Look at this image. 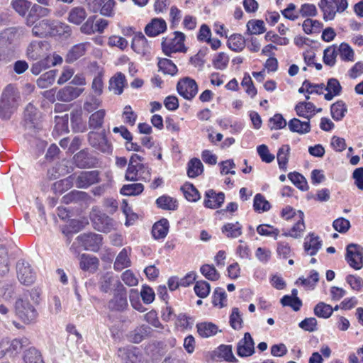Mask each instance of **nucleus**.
<instances>
[{
	"instance_id": "obj_1",
	"label": "nucleus",
	"mask_w": 363,
	"mask_h": 363,
	"mask_svg": "<svg viewBox=\"0 0 363 363\" xmlns=\"http://www.w3.org/2000/svg\"><path fill=\"white\" fill-rule=\"evenodd\" d=\"M18 28L11 27L0 33V63H7L13 55L16 42L19 38Z\"/></svg>"
},
{
	"instance_id": "obj_2",
	"label": "nucleus",
	"mask_w": 363,
	"mask_h": 363,
	"mask_svg": "<svg viewBox=\"0 0 363 363\" xmlns=\"http://www.w3.org/2000/svg\"><path fill=\"white\" fill-rule=\"evenodd\" d=\"M20 94L12 85H8L4 90L0 99V118L9 119L17 108L20 102Z\"/></svg>"
},
{
	"instance_id": "obj_3",
	"label": "nucleus",
	"mask_w": 363,
	"mask_h": 363,
	"mask_svg": "<svg viewBox=\"0 0 363 363\" xmlns=\"http://www.w3.org/2000/svg\"><path fill=\"white\" fill-rule=\"evenodd\" d=\"M30 344L29 340L26 337L10 340L4 337L0 341V359L6 355L13 357L18 354L21 350Z\"/></svg>"
},
{
	"instance_id": "obj_4",
	"label": "nucleus",
	"mask_w": 363,
	"mask_h": 363,
	"mask_svg": "<svg viewBox=\"0 0 363 363\" xmlns=\"http://www.w3.org/2000/svg\"><path fill=\"white\" fill-rule=\"evenodd\" d=\"M14 309L16 316L26 324L35 322L38 317L36 309L27 298H18Z\"/></svg>"
},
{
	"instance_id": "obj_5",
	"label": "nucleus",
	"mask_w": 363,
	"mask_h": 363,
	"mask_svg": "<svg viewBox=\"0 0 363 363\" xmlns=\"http://www.w3.org/2000/svg\"><path fill=\"white\" fill-rule=\"evenodd\" d=\"M173 38H164L162 42V48L163 52L171 56L172 53L186 52V48L184 45L186 35L181 31H174Z\"/></svg>"
},
{
	"instance_id": "obj_6",
	"label": "nucleus",
	"mask_w": 363,
	"mask_h": 363,
	"mask_svg": "<svg viewBox=\"0 0 363 363\" xmlns=\"http://www.w3.org/2000/svg\"><path fill=\"white\" fill-rule=\"evenodd\" d=\"M88 141L93 148L103 154L111 155L113 152V145L108 140L104 130L100 133L90 131L88 133Z\"/></svg>"
},
{
	"instance_id": "obj_7",
	"label": "nucleus",
	"mask_w": 363,
	"mask_h": 363,
	"mask_svg": "<svg viewBox=\"0 0 363 363\" xmlns=\"http://www.w3.org/2000/svg\"><path fill=\"white\" fill-rule=\"evenodd\" d=\"M60 23L55 20L43 19L32 26V35L35 37L45 38L55 35L58 30L57 28Z\"/></svg>"
},
{
	"instance_id": "obj_8",
	"label": "nucleus",
	"mask_w": 363,
	"mask_h": 363,
	"mask_svg": "<svg viewBox=\"0 0 363 363\" xmlns=\"http://www.w3.org/2000/svg\"><path fill=\"white\" fill-rule=\"evenodd\" d=\"M116 283L117 287L114 289L113 298L108 302V308L112 311H123L128 306L127 291L121 281Z\"/></svg>"
},
{
	"instance_id": "obj_9",
	"label": "nucleus",
	"mask_w": 363,
	"mask_h": 363,
	"mask_svg": "<svg viewBox=\"0 0 363 363\" xmlns=\"http://www.w3.org/2000/svg\"><path fill=\"white\" fill-rule=\"evenodd\" d=\"M50 44L46 40H32L28 45L26 55L28 60H38L45 57H50L48 52Z\"/></svg>"
},
{
	"instance_id": "obj_10",
	"label": "nucleus",
	"mask_w": 363,
	"mask_h": 363,
	"mask_svg": "<svg viewBox=\"0 0 363 363\" xmlns=\"http://www.w3.org/2000/svg\"><path fill=\"white\" fill-rule=\"evenodd\" d=\"M345 259L356 270L363 267V248L357 244H350L346 248Z\"/></svg>"
},
{
	"instance_id": "obj_11",
	"label": "nucleus",
	"mask_w": 363,
	"mask_h": 363,
	"mask_svg": "<svg viewBox=\"0 0 363 363\" xmlns=\"http://www.w3.org/2000/svg\"><path fill=\"white\" fill-rule=\"evenodd\" d=\"M177 90L184 99L191 101L198 93V85L194 79L184 77L178 82Z\"/></svg>"
},
{
	"instance_id": "obj_12",
	"label": "nucleus",
	"mask_w": 363,
	"mask_h": 363,
	"mask_svg": "<svg viewBox=\"0 0 363 363\" xmlns=\"http://www.w3.org/2000/svg\"><path fill=\"white\" fill-rule=\"evenodd\" d=\"M100 174L97 170L82 171L74 175L75 185L79 189H87L100 182Z\"/></svg>"
},
{
	"instance_id": "obj_13",
	"label": "nucleus",
	"mask_w": 363,
	"mask_h": 363,
	"mask_svg": "<svg viewBox=\"0 0 363 363\" xmlns=\"http://www.w3.org/2000/svg\"><path fill=\"white\" fill-rule=\"evenodd\" d=\"M79 244L86 250L97 252L102 245V237L96 233H84L77 238Z\"/></svg>"
},
{
	"instance_id": "obj_14",
	"label": "nucleus",
	"mask_w": 363,
	"mask_h": 363,
	"mask_svg": "<svg viewBox=\"0 0 363 363\" xmlns=\"http://www.w3.org/2000/svg\"><path fill=\"white\" fill-rule=\"evenodd\" d=\"M16 270L18 279L21 283L30 285L35 281V273L28 262L19 260L16 264Z\"/></svg>"
},
{
	"instance_id": "obj_15",
	"label": "nucleus",
	"mask_w": 363,
	"mask_h": 363,
	"mask_svg": "<svg viewBox=\"0 0 363 363\" xmlns=\"http://www.w3.org/2000/svg\"><path fill=\"white\" fill-rule=\"evenodd\" d=\"M24 125L26 128L30 130L40 129V116L37 108L28 104L24 111Z\"/></svg>"
},
{
	"instance_id": "obj_16",
	"label": "nucleus",
	"mask_w": 363,
	"mask_h": 363,
	"mask_svg": "<svg viewBox=\"0 0 363 363\" xmlns=\"http://www.w3.org/2000/svg\"><path fill=\"white\" fill-rule=\"evenodd\" d=\"M255 353V342L249 333H245L244 337L237 345V354L240 357H247Z\"/></svg>"
},
{
	"instance_id": "obj_17",
	"label": "nucleus",
	"mask_w": 363,
	"mask_h": 363,
	"mask_svg": "<svg viewBox=\"0 0 363 363\" xmlns=\"http://www.w3.org/2000/svg\"><path fill=\"white\" fill-rule=\"evenodd\" d=\"M118 356L121 358L122 363H147L138 349L135 347L120 348Z\"/></svg>"
},
{
	"instance_id": "obj_18",
	"label": "nucleus",
	"mask_w": 363,
	"mask_h": 363,
	"mask_svg": "<svg viewBox=\"0 0 363 363\" xmlns=\"http://www.w3.org/2000/svg\"><path fill=\"white\" fill-rule=\"evenodd\" d=\"M50 10L38 4L30 6L28 14L26 18V24L28 26H32L39 18L48 16Z\"/></svg>"
},
{
	"instance_id": "obj_19",
	"label": "nucleus",
	"mask_w": 363,
	"mask_h": 363,
	"mask_svg": "<svg viewBox=\"0 0 363 363\" xmlns=\"http://www.w3.org/2000/svg\"><path fill=\"white\" fill-rule=\"evenodd\" d=\"M94 225L98 231L108 233L115 229L116 222L106 214L101 213L94 217Z\"/></svg>"
},
{
	"instance_id": "obj_20",
	"label": "nucleus",
	"mask_w": 363,
	"mask_h": 363,
	"mask_svg": "<svg viewBox=\"0 0 363 363\" xmlns=\"http://www.w3.org/2000/svg\"><path fill=\"white\" fill-rule=\"evenodd\" d=\"M224 193H216L213 189H208L205 193L203 205L206 208L216 209L220 208L224 203Z\"/></svg>"
},
{
	"instance_id": "obj_21",
	"label": "nucleus",
	"mask_w": 363,
	"mask_h": 363,
	"mask_svg": "<svg viewBox=\"0 0 363 363\" xmlns=\"http://www.w3.org/2000/svg\"><path fill=\"white\" fill-rule=\"evenodd\" d=\"M295 111L299 117L304 118L310 121L318 112L321 111V108H316L315 106L311 102L301 101L295 106Z\"/></svg>"
},
{
	"instance_id": "obj_22",
	"label": "nucleus",
	"mask_w": 363,
	"mask_h": 363,
	"mask_svg": "<svg viewBox=\"0 0 363 363\" xmlns=\"http://www.w3.org/2000/svg\"><path fill=\"white\" fill-rule=\"evenodd\" d=\"M91 48V43L89 42L81 43L73 45L67 52L65 61L72 63L84 56L86 51Z\"/></svg>"
},
{
	"instance_id": "obj_23",
	"label": "nucleus",
	"mask_w": 363,
	"mask_h": 363,
	"mask_svg": "<svg viewBox=\"0 0 363 363\" xmlns=\"http://www.w3.org/2000/svg\"><path fill=\"white\" fill-rule=\"evenodd\" d=\"M322 247V240L313 233H309L304 239L303 248L311 256L315 255Z\"/></svg>"
},
{
	"instance_id": "obj_24",
	"label": "nucleus",
	"mask_w": 363,
	"mask_h": 363,
	"mask_svg": "<svg viewBox=\"0 0 363 363\" xmlns=\"http://www.w3.org/2000/svg\"><path fill=\"white\" fill-rule=\"evenodd\" d=\"M167 30V23L163 18H153L145 28V32L150 37H155Z\"/></svg>"
},
{
	"instance_id": "obj_25",
	"label": "nucleus",
	"mask_w": 363,
	"mask_h": 363,
	"mask_svg": "<svg viewBox=\"0 0 363 363\" xmlns=\"http://www.w3.org/2000/svg\"><path fill=\"white\" fill-rule=\"evenodd\" d=\"M126 85L125 76L121 72H117L109 79L108 89L116 95H121Z\"/></svg>"
},
{
	"instance_id": "obj_26",
	"label": "nucleus",
	"mask_w": 363,
	"mask_h": 363,
	"mask_svg": "<svg viewBox=\"0 0 363 363\" xmlns=\"http://www.w3.org/2000/svg\"><path fill=\"white\" fill-rule=\"evenodd\" d=\"M82 91V89L67 86L60 89L56 97L58 101L69 102L77 98Z\"/></svg>"
},
{
	"instance_id": "obj_27",
	"label": "nucleus",
	"mask_w": 363,
	"mask_h": 363,
	"mask_svg": "<svg viewBox=\"0 0 363 363\" xmlns=\"http://www.w3.org/2000/svg\"><path fill=\"white\" fill-rule=\"evenodd\" d=\"M131 47L135 52L145 55L149 52L150 47L145 35L139 32L133 38Z\"/></svg>"
},
{
	"instance_id": "obj_28",
	"label": "nucleus",
	"mask_w": 363,
	"mask_h": 363,
	"mask_svg": "<svg viewBox=\"0 0 363 363\" xmlns=\"http://www.w3.org/2000/svg\"><path fill=\"white\" fill-rule=\"evenodd\" d=\"M86 9L81 6L73 7L70 9L67 16V21L74 25H80L86 18Z\"/></svg>"
},
{
	"instance_id": "obj_29",
	"label": "nucleus",
	"mask_w": 363,
	"mask_h": 363,
	"mask_svg": "<svg viewBox=\"0 0 363 363\" xmlns=\"http://www.w3.org/2000/svg\"><path fill=\"white\" fill-rule=\"evenodd\" d=\"M106 115L105 109H99L93 112L89 117L88 125L90 129L99 130L103 127L104 118Z\"/></svg>"
},
{
	"instance_id": "obj_30",
	"label": "nucleus",
	"mask_w": 363,
	"mask_h": 363,
	"mask_svg": "<svg viewBox=\"0 0 363 363\" xmlns=\"http://www.w3.org/2000/svg\"><path fill=\"white\" fill-rule=\"evenodd\" d=\"M289 130L293 133H297L303 135L311 131L310 121H301V120L294 118L288 123Z\"/></svg>"
},
{
	"instance_id": "obj_31",
	"label": "nucleus",
	"mask_w": 363,
	"mask_h": 363,
	"mask_svg": "<svg viewBox=\"0 0 363 363\" xmlns=\"http://www.w3.org/2000/svg\"><path fill=\"white\" fill-rule=\"evenodd\" d=\"M325 90L328 92L324 95L327 101H331L335 96H339L342 91V86L337 79L330 78L328 79Z\"/></svg>"
},
{
	"instance_id": "obj_32",
	"label": "nucleus",
	"mask_w": 363,
	"mask_h": 363,
	"mask_svg": "<svg viewBox=\"0 0 363 363\" xmlns=\"http://www.w3.org/2000/svg\"><path fill=\"white\" fill-rule=\"evenodd\" d=\"M199 335L203 338L216 335L219 331L218 326L210 322L200 323L196 325Z\"/></svg>"
},
{
	"instance_id": "obj_33",
	"label": "nucleus",
	"mask_w": 363,
	"mask_h": 363,
	"mask_svg": "<svg viewBox=\"0 0 363 363\" xmlns=\"http://www.w3.org/2000/svg\"><path fill=\"white\" fill-rule=\"evenodd\" d=\"M169 221L166 218H162L159 221L156 222L152 229V236L155 239H163L164 238L169 231Z\"/></svg>"
},
{
	"instance_id": "obj_34",
	"label": "nucleus",
	"mask_w": 363,
	"mask_h": 363,
	"mask_svg": "<svg viewBox=\"0 0 363 363\" xmlns=\"http://www.w3.org/2000/svg\"><path fill=\"white\" fill-rule=\"evenodd\" d=\"M130 249L123 248L117 255L113 268L116 271H121L130 266L131 262L129 257Z\"/></svg>"
},
{
	"instance_id": "obj_35",
	"label": "nucleus",
	"mask_w": 363,
	"mask_h": 363,
	"mask_svg": "<svg viewBox=\"0 0 363 363\" xmlns=\"http://www.w3.org/2000/svg\"><path fill=\"white\" fill-rule=\"evenodd\" d=\"M330 2L331 0H320L318 3V6L323 12V18L325 21L333 20L337 12L334 5Z\"/></svg>"
},
{
	"instance_id": "obj_36",
	"label": "nucleus",
	"mask_w": 363,
	"mask_h": 363,
	"mask_svg": "<svg viewBox=\"0 0 363 363\" xmlns=\"http://www.w3.org/2000/svg\"><path fill=\"white\" fill-rule=\"evenodd\" d=\"M347 112V106L342 100L336 101L332 104L330 107L331 116L336 121H341L345 117Z\"/></svg>"
},
{
	"instance_id": "obj_37",
	"label": "nucleus",
	"mask_w": 363,
	"mask_h": 363,
	"mask_svg": "<svg viewBox=\"0 0 363 363\" xmlns=\"http://www.w3.org/2000/svg\"><path fill=\"white\" fill-rule=\"evenodd\" d=\"M222 233L228 238H237L242 233V225L238 223H228L221 228Z\"/></svg>"
},
{
	"instance_id": "obj_38",
	"label": "nucleus",
	"mask_w": 363,
	"mask_h": 363,
	"mask_svg": "<svg viewBox=\"0 0 363 363\" xmlns=\"http://www.w3.org/2000/svg\"><path fill=\"white\" fill-rule=\"evenodd\" d=\"M246 40L240 34H233L228 40V47L235 51L241 52L245 47Z\"/></svg>"
},
{
	"instance_id": "obj_39",
	"label": "nucleus",
	"mask_w": 363,
	"mask_h": 363,
	"mask_svg": "<svg viewBox=\"0 0 363 363\" xmlns=\"http://www.w3.org/2000/svg\"><path fill=\"white\" fill-rule=\"evenodd\" d=\"M298 221L293 225V227L289 230V231L286 233V235L291 236L294 238H298L301 236L302 233L305 230L306 226L303 220V213L301 211H298Z\"/></svg>"
},
{
	"instance_id": "obj_40",
	"label": "nucleus",
	"mask_w": 363,
	"mask_h": 363,
	"mask_svg": "<svg viewBox=\"0 0 363 363\" xmlns=\"http://www.w3.org/2000/svg\"><path fill=\"white\" fill-rule=\"evenodd\" d=\"M116 281H120L116 279L111 273H106L104 274L99 281V288L102 292L108 293L114 286L115 289L117 287Z\"/></svg>"
},
{
	"instance_id": "obj_41",
	"label": "nucleus",
	"mask_w": 363,
	"mask_h": 363,
	"mask_svg": "<svg viewBox=\"0 0 363 363\" xmlns=\"http://www.w3.org/2000/svg\"><path fill=\"white\" fill-rule=\"evenodd\" d=\"M151 331V328L146 325H142L135 328L129 335L130 340L134 343H140L147 337Z\"/></svg>"
},
{
	"instance_id": "obj_42",
	"label": "nucleus",
	"mask_w": 363,
	"mask_h": 363,
	"mask_svg": "<svg viewBox=\"0 0 363 363\" xmlns=\"http://www.w3.org/2000/svg\"><path fill=\"white\" fill-rule=\"evenodd\" d=\"M203 165L198 158L190 160L187 164V175L190 178H195L202 174Z\"/></svg>"
},
{
	"instance_id": "obj_43",
	"label": "nucleus",
	"mask_w": 363,
	"mask_h": 363,
	"mask_svg": "<svg viewBox=\"0 0 363 363\" xmlns=\"http://www.w3.org/2000/svg\"><path fill=\"white\" fill-rule=\"evenodd\" d=\"M57 70L52 69L43 74L36 82L38 86L40 89H45L51 86L56 77Z\"/></svg>"
},
{
	"instance_id": "obj_44",
	"label": "nucleus",
	"mask_w": 363,
	"mask_h": 363,
	"mask_svg": "<svg viewBox=\"0 0 363 363\" xmlns=\"http://www.w3.org/2000/svg\"><path fill=\"white\" fill-rule=\"evenodd\" d=\"M79 264L81 269L84 271L96 270L99 266V259L96 257L82 254Z\"/></svg>"
},
{
	"instance_id": "obj_45",
	"label": "nucleus",
	"mask_w": 363,
	"mask_h": 363,
	"mask_svg": "<svg viewBox=\"0 0 363 363\" xmlns=\"http://www.w3.org/2000/svg\"><path fill=\"white\" fill-rule=\"evenodd\" d=\"M181 190L182 191L185 198L191 202H196L199 201L201 198L200 194L199 191L196 189V187L190 183L184 184L182 187Z\"/></svg>"
},
{
	"instance_id": "obj_46",
	"label": "nucleus",
	"mask_w": 363,
	"mask_h": 363,
	"mask_svg": "<svg viewBox=\"0 0 363 363\" xmlns=\"http://www.w3.org/2000/svg\"><path fill=\"white\" fill-rule=\"evenodd\" d=\"M303 30L305 33L309 35L315 33H319L323 27V24L318 21L311 18H306L302 24Z\"/></svg>"
},
{
	"instance_id": "obj_47",
	"label": "nucleus",
	"mask_w": 363,
	"mask_h": 363,
	"mask_svg": "<svg viewBox=\"0 0 363 363\" xmlns=\"http://www.w3.org/2000/svg\"><path fill=\"white\" fill-rule=\"evenodd\" d=\"M290 147L289 145H282L278 150L277 158L279 167L281 169L286 171L289 161Z\"/></svg>"
},
{
	"instance_id": "obj_48",
	"label": "nucleus",
	"mask_w": 363,
	"mask_h": 363,
	"mask_svg": "<svg viewBox=\"0 0 363 363\" xmlns=\"http://www.w3.org/2000/svg\"><path fill=\"white\" fill-rule=\"evenodd\" d=\"M157 65L159 69L164 74L174 76L178 71L177 66L173 63V62L167 58L160 59Z\"/></svg>"
},
{
	"instance_id": "obj_49",
	"label": "nucleus",
	"mask_w": 363,
	"mask_h": 363,
	"mask_svg": "<svg viewBox=\"0 0 363 363\" xmlns=\"http://www.w3.org/2000/svg\"><path fill=\"white\" fill-rule=\"evenodd\" d=\"M247 33L259 35L266 31L264 23L262 20H250L247 23Z\"/></svg>"
},
{
	"instance_id": "obj_50",
	"label": "nucleus",
	"mask_w": 363,
	"mask_h": 363,
	"mask_svg": "<svg viewBox=\"0 0 363 363\" xmlns=\"http://www.w3.org/2000/svg\"><path fill=\"white\" fill-rule=\"evenodd\" d=\"M313 311L314 314L319 318H328L332 315L333 308L329 304L324 302H319L314 307Z\"/></svg>"
},
{
	"instance_id": "obj_51",
	"label": "nucleus",
	"mask_w": 363,
	"mask_h": 363,
	"mask_svg": "<svg viewBox=\"0 0 363 363\" xmlns=\"http://www.w3.org/2000/svg\"><path fill=\"white\" fill-rule=\"evenodd\" d=\"M338 52V50L335 45H331L328 47L323 52V62L325 65L333 67L336 62V57Z\"/></svg>"
},
{
	"instance_id": "obj_52",
	"label": "nucleus",
	"mask_w": 363,
	"mask_h": 363,
	"mask_svg": "<svg viewBox=\"0 0 363 363\" xmlns=\"http://www.w3.org/2000/svg\"><path fill=\"white\" fill-rule=\"evenodd\" d=\"M174 324L182 330L191 329L194 324V319L186 313H181L177 315Z\"/></svg>"
},
{
	"instance_id": "obj_53",
	"label": "nucleus",
	"mask_w": 363,
	"mask_h": 363,
	"mask_svg": "<svg viewBox=\"0 0 363 363\" xmlns=\"http://www.w3.org/2000/svg\"><path fill=\"white\" fill-rule=\"evenodd\" d=\"M144 186L140 183H134L123 185L121 189V194L125 196H135L143 192Z\"/></svg>"
},
{
	"instance_id": "obj_54",
	"label": "nucleus",
	"mask_w": 363,
	"mask_h": 363,
	"mask_svg": "<svg viewBox=\"0 0 363 363\" xmlns=\"http://www.w3.org/2000/svg\"><path fill=\"white\" fill-rule=\"evenodd\" d=\"M289 180L299 189L306 191L308 188V183L305 177L298 172H290L288 174Z\"/></svg>"
},
{
	"instance_id": "obj_55",
	"label": "nucleus",
	"mask_w": 363,
	"mask_h": 363,
	"mask_svg": "<svg viewBox=\"0 0 363 363\" xmlns=\"http://www.w3.org/2000/svg\"><path fill=\"white\" fill-rule=\"evenodd\" d=\"M228 63L229 57L223 52L216 54L212 60L213 66L216 69H225L228 67Z\"/></svg>"
},
{
	"instance_id": "obj_56",
	"label": "nucleus",
	"mask_w": 363,
	"mask_h": 363,
	"mask_svg": "<svg viewBox=\"0 0 363 363\" xmlns=\"http://www.w3.org/2000/svg\"><path fill=\"white\" fill-rule=\"evenodd\" d=\"M201 273L210 281H217L220 278V274L213 264H203L200 268Z\"/></svg>"
},
{
	"instance_id": "obj_57",
	"label": "nucleus",
	"mask_w": 363,
	"mask_h": 363,
	"mask_svg": "<svg viewBox=\"0 0 363 363\" xmlns=\"http://www.w3.org/2000/svg\"><path fill=\"white\" fill-rule=\"evenodd\" d=\"M169 21L170 23V28L175 29L178 27L182 17V11L176 6H172L169 9Z\"/></svg>"
},
{
	"instance_id": "obj_58",
	"label": "nucleus",
	"mask_w": 363,
	"mask_h": 363,
	"mask_svg": "<svg viewBox=\"0 0 363 363\" xmlns=\"http://www.w3.org/2000/svg\"><path fill=\"white\" fill-rule=\"evenodd\" d=\"M11 5L16 12L24 16L29 11L31 3L27 0H12Z\"/></svg>"
},
{
	"instance_id": "obj_59",
	"label": "nucleus",
	"mask_w": 363,
	"mask_h": 363,
	"mask_svg": "<svg viewBox=\"0 0 363 363\" xmlns=\"http://www.w3.org/2000/svg\"><path fill=\"white\" fill-rule=\"evenodd\" d=\"M159 208L164 210H175L177 208L176 200L169 196H162L156 200Z\"/></svg>"
},
{
	"instance_id": "obj_60",
	"label": "nucleus",
	"mask_w": 363,
	"mask_h": 363,
	"mask_svg": "<svg viewBox=\"0 0 363 363\" xmlns=\"http://www.w3.org/2000/svg\"><path fill=\"white\" fill-rule=\"evenodd\" d=\"M23 359L26 363H43L40 353L35 347L25 352Z\"/></svg>"
},
{
	"instance_id": "obj_61",
	"label": "nucleus",
	"mask_w": 363,
	"mask_h": 363,
	"mask_svg": "<svg viewBox=\"0 0 363 363\" xmlns=\"http://www.w3.org/2000/svg\"><path fill=\"white\" fill-rule=\"evenodd\" d=\"M50 67V57H45L39 59L38 61L33 63L30 67V72L35 75L39 74L43 70Z\"/></svg>"
},
{
	"instance_id": "obj_62",
	"label": "nucleus",
	"mask_w": 363,
	"mask_h": 363,
	"mask_svg": "<svg viewBox=\"0 0 363 363\" xmlns=\"http://www.w3.org/2000/svg\"><path fill=\"white\" fill-rule=\"evenodd\" d=\"M144 168V164H135L131 162L128 163V166L125 174V179L127 181L138 180V172Z\"/></svg>"
},
{
	"instance_id": "obj_63",
	"label": "nucleus",
	"mask_w": 363,
	"mask_h": 363,
	"mask_svg": "<svg viewBox=\"0 0 363 363\" xmlns=\"http://www.w3.org/2000/svg\"><path fill=\"white\" fill-rule=\"evenodd\" d=\"M213 303L216 306L223 308L227 303V295L222 288H216L213 296Z\"/></svg>"
},
{
	"instance_id": "obj_64",
	"label": "nucleus",
	"mask_w": 363,
	"mask_h": 363,
	"mask_svg": "<svg viewBox=\"0 0 363 363\" xmlns=\"http://www.w3.org/2000/svg\"><path fill=\"white\" fill-rule=\"evenodd\" d=\"M277 253L279 257L282 259L291 257L294 254L289 244L282 241L277 242Z\"/></svg>"
}]
</instances>
